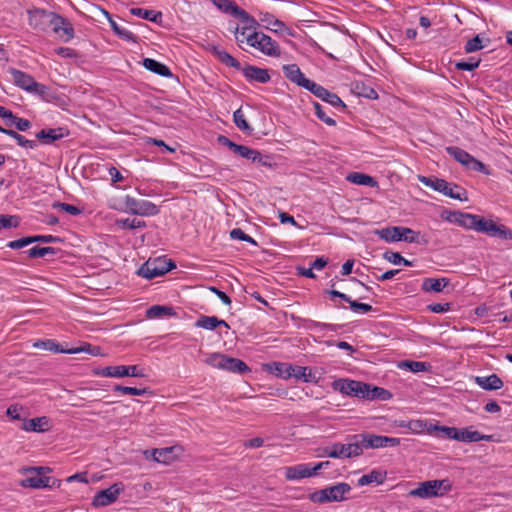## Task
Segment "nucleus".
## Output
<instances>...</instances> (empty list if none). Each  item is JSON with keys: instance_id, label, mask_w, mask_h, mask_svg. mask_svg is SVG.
I'll use <instances>...</instances> for the list:
<instances>
[{"instance_id": "1", "label": "nucleus", "mask_w": 512, "mask_h": 512, "mask_svg": "<svg viewBox=\"0 0 512 512\" xmlns=\"http://www.w3.org/2000/svg\"><path fill=\"white\" fill-rule=\"evenodd\" d=\"M29 25L36 30L47 31L49 28L55 34H58L64 42L70 41L74 37V28L68 19L41 8H35L28 11Z\"/></svg>"}, {"instance_id": "2", "label": "nucleus", "mask_w": 512, "mask_h": 512, "mask_svg": "<svg viewBox=\"0 0 512 512\" xmlns=\"http://www.w3.org/2000/svg\"><path fill=\"white\" fill-rule=\"evenodd\" d=\"M356 435L349 436L346 444L334 443L330 447H324L321 456L331 458H352L362 454L361 441L356 440Z\"/></svg>"}, {"instance_id": "3", "label": "nucleus", "mask_w": 512, "mask_h": 512, "mask_svg": "<svg viewBox=\"0 0 512 512\" xmlns=\"http://www.w3.org/2000/svg\"><path fill=\"white\" fill-rule=\"evenodd\" d=\"M451 488L452 484L448 479L428 480L421 482L417 488L409 492V495L421 499H428L443 496L445 493L449 492Z\"/></svg>"}, {"instance_id": "4", "label": "nucleus", "mask_w": 512, "mask_h": 512, "mask_svg": "<svg viewBox=\"0 0 512 512\" xmlns=\"http://www.w3.org/2000/svg\"><path fill=\"white\" fill-rule=\"evenodd\" d=\"M351 487L347 483H337L324 489L315 491L309 495V499L314 503L340 502L346 499L345 495L349 493Z\"/></svg>"}, {"instance_id": "5", "label": "nucleus", "mask_w": 512, "mask_h": 512, "mask_svg": "<svg viewBox=\"0 0 512 512\" xmlns=\"http://www.w3.org/2000/svg\"><path fill=\"white\" fill-rule=\"evenodd\" d=\"M9 73L15 85H17L21 89L29 93L39 95L43 98L46 96L48 90L47 87L43 84L36 82L31 75L23 71L17 70L15 68H10Z\"/></svg>"}, {"instance_id": "6", "label": "nucleus", "mask_w": 512, "mask_h": 512, "mask_svg": "<svg viewBox=\"0 0 512 512\" xmlns=\"http://www.w3.org/2000/svg\"><path fill=\"white\" fill-rule=\"evenodd\" d=\"M246 43L268 56L276 57L281 54L279 45L264 33L257 31L250 33L246 37Z\"/></svg>"}, {"instance_id": "7", "label": "nucleus", "mask_w": 512, "mask_h": 512, "mask_svg": "<svg viewBox=\"0 0 512 512\" xmlns=\"http://www.w3.org/2000/svg\"><path fill=\"white\" fill-rule=\"evenodd\" d=\"M274 374L282 378L295 377L301 379L304 382L317 383L318 379L311 373L308 372L307 367L292 365L289 363H274Z\"/></svg>"}, {"instance_id": "8", "label": "nucleus", "mask_w": 512, "mask_h": 512, "mask_svg": "<svg viewBox=\"0 0 512 512\" xmlns=\"http://www.w3.org/2000/svg\"><path fill=\"white\" fill-rule=\"evenodd\" d=\"M206 362L215 368L224 369L230 372L245 373L250 371L247 364L242 360L238 358L228 357L226 355L219 353L211 354L207 358Z\"/></svg>"}, {"instance_id": "9", "label": "nucleus", "mask_w": 512, "mask_h": 512, "mask_svg": "<svg viewBox=\"0 0 512 512\" xmlns=\"http://www.w3.org/2000/svg\"><path fill=\"white\" fill-rule=\"evenodd\" d=\"M176 265L172 261H167L165 258L149 259L146 261L138 271V274L146 279H153L162 276L175 268Z\"/></svg>"}, {"instance_id": "10", "label": "nucleus", "mask_w": 512, "mask_h": 512, "mask_svg": "<svg viewBox=\"0 0 512 512\" xmlns=\"http://www.w3.org/2000/svg\"><path fill=\"white\" fill-rule=\"evenodd\" d=\"M356 440L361 441L362 451L364 449H376L383 447H394L400 444L399 438L375 435V434H356Z\"/></svg>"}, {"instance_id": "11", "label": "nucleus", "mask_w": 512, "mask_h": 512, "mask_svg": "<svg viewBox=\"0 0 512 512\" xmlns=\"http://www.w3.org/2000/svg\"><path fill=\"white\" fill-rule=\"evenodd\" d=\"M125 211L133 215L153 216L158 214V207L147 200L136 199L127 195L124 199Z\"/></svg>"}, {"instance_id": "12", "label": "nucleus", "mask_w": 512, "mask_h": 512, "mask_svg": "<svg viewBox=\"0 0 512 512\" xmlns=\"http://www.w3.org/2000/svg\"><path fill=\"white\" fill-rule=\"evenodd\" d=\"M332 388L341 394L362 399L367 390L366 383L350 379H337L332 382Z\"/></svg>"}, {"instance_id": "13", "label": "nucleus", "mask_w": 512, "mask_h": 512, "mask_svg": "<svg viewBox=\"0 0 512 512\" xmlns=\"http://www.w3.org/2000/svg\"><path fill=\"white\" fill-rule=\"evenodd\" d=\"M37 348H43L48 351H52L55 353H67V354H77L80 352H89L92 355H97L99 353L100 348L96 346H83V347H76L71 349H63L60 347V345L54 341V340H44L39 341L34 344Z\"/></svg>"}, {"instance_id": "14", "label": "nucleus", "mask_w": 512, "mask_h": 512, "mask_svg": "<svg viewBox=\"0 0 512 512\" xmlns=\"http://www.w3.org/2000/svg\"><path fill=\"white\" fill-rule=\"evenodd\" d=\"M446 151L456 161L473 171H482L485 168L481 161L475 159L472 155L459 147L449 146L446 148Z\"/></svg>"}, {"instance_id": "15", "label": "nucleus", "mask_w": 512, "mask_h": 512, "mask_svg": "<svg viewBox=\"0 0 512 512\" xmlns=\"http://www.w3.org/2000/svg\"><path fill=\"white\" fill-rule=\"evenodd\" d=\"M123 490L124 485L122 483H114L109 488L97 492L92 500V505L94 507L108 506L117 500Z\"/></svg>"}, {"instance_id": "16", "label": "nucleus", "mask_w": 512, "mask_h": 512, "mask_svg": "<svg viewBox=\"0 0 512 512\" xmlns=\"http://www.w3.org/2000/svg\"><path fill=\"white\" fill-rule=\"evenodd\" d=\"M306 89L334 107H341L342 109L346 108L344 102L335 93L328 91L326 88L313 81L309 83Z\"/></svg>"}, {"instance_id": "17", "label": "nucleus", "mask_w": 512, "mask_h": 512, "mask_svg": "<svg viewBox=\"0 0 512 512\" xmlns=\"http://www.w3.org/2000/svg\"><path fill=\"white\" fill-rule=\"evenodd\" d=\"M234 150L233 153L239 155L242 158L251 160L252 162H257L263 166L270 165L268 163V157L262 156L261 153L258 150L249 148L248 146L239 145L233 146Z\"/></svg>"}, {"instance_id": "18", "label": "nucleus", "mask_w": 512, "mask_h": 512, "mask_svg": "<svg viewBox=\"0 0 512 512\" xmlns=\"http://www.w3.org/2000/svg\"><path fill=\"white\" fill-rule=\"evenodd\" d=\"M400 232L404 233H410L409 228L402 227V226H394V227H388L383 228L380 230H376L375 234H377L381 239L385 240L386 242H397L401 240H413L412 238L407 239V237H404Z\"/></svg>"}, {"instance_id": "19", "label": "nucleus", "mask_w": 512, "mask_h": 512, "mask_svg": "<svg viewBox=\"0 0 512 512\" xmlns=\"http://www.w3.org/2000/svg\"><path fill=\"white\" fill-rule=\"evenodd\" d=\"M283 73L287 79L306 89L311 80L307 79L296 64H287L283 66Z\"/></svg>"}, {"instance_id": "20", "label": "nucleus", "mask_w": 512, "mask_h": 512, "mask_svg": "<svg viewBox=\"0 0 512 512\" xmlns=\"http://www.w3.org/2000/svg\"><path fill=\"white\" fill-rule=\"evenodd\" d=\"M69 131L66 128H50L42 129L36 134V138L39 139L43 144H51L57 140H60L68 136Z\"/></svg>"}, {"instance_id": "21", "label": "nucleus", "mask_w": 512, "mask_h": 512, "mask_svg": "<svg viewBox=\"0 0 512 512\" xmlns=\"http://www.w3.org/2000/svg\"><path fill=\"white\" fill-rule=\"evenodd\" d=\"M241 71L243 75L246 77V79L249 81L267 83L271 79L268 70L264 68L246 65L245 67H242Z\"/></svg>"}, {"instance_id": "22", "label": "nucleus", "mask_w": 512, "mask_h": 512, "mask_svg": "<svg viewBox=\"0 0 512 512\" xmlns=\"http://www.w3.org/2000/svg\"><path fill=\"white\" fill-rule=\"evenodd\" d=\"M234 17L238 18L243 23V27L240 32L241 36H245L246 32L252 33L256 31L257 27L260 25L253 16L242 8L235 9Z\"/></svg>"}, {"instance_id": "23", "label": "nucleus", "mask_w": 512, "mask_h": 512, "mask_svg": "<svg viewBox=\"0 0 512 512\" xmlns=\"http://www.w3.org/2000/svg\"><path fill=\"white\" fill-rule=\"evenodd\" d=\"M195 327L202 328L205 330L213 331L217 329L218 327H225L226 329H229L230 326L228 323L222 319H219L216 316H206L201 315L198 317V319L195 322Z\"/></svg>"}, {"instance_id": "24", "label": "nucleus", "mask_w": 512, "mask_h": 512, "mask_svg": "<svg viewBox=\"0 0 512 512\" xmlns=\"http://www.w3.org/2000/svg\"><path fill=\"white\" fill-rule=\"evenodd\" d=\"M50 420L46 416L23 420L21 429L27 432H44L49 429Z\"/></svg>"}, {"instance_id": "25", "label": "nucleus", "mask_w": 512, "mask_h": 512, "mask_svg": "<svg viewBox=\"0 0 512 512\" xmlns=\"http://www.w3.org/2000/svg\"><path fill=\"white\" fill-rule=\"evenodd\" d=\"M311 467L307 464H298L285 468V477L287 480H300L313 476Z\"/></svg>"}, {"instance_id": "26", "label": "nucleus", "mask_w": 512, "mask_h": 512, "mask_svg": "<svg viewBox=\"0 0 512 512\" xmlns=\"http://www.w3.org/2000/svg\"><path fill=\"white\" fill-rule=\"evenodd\" d=\"M475 382L482 389L492 391L501 389L504 385L503 381L496 375L491 374L489 376H477Z\"/></svg>"}, {"instance_id": "27", "label": "nucleus", "mask_w": 512, "mask_h": 512, "mask_svg": "<svg viewBox=\"0 0 512 512\" xmlns=\"http://www.w3.org/2000/svg\"><path fill=\"white\" fill-rule=\"evenodd\" d=\"M55 480L50 477H28L20 482V485L24 488H51L55 485Z\"/></svg>"}, {"instance_id": "28", "label": "nucleus", "mask_w": 512, "mask_h": 512, "mask_svg": "<svg viewBox=\"0 0 512 512\" xmlns=\"http://www.w3.org/2000/svg\"><path fill=\"white\" fill-rule=\"evenodd\" d=\"M101 11L108 19L111 29L113 30V32L116 35H118L123 40L130 41V42H136V36L131 31L120 27L117 24V22L112 19V16L110 15L109 12H107L106 10H101Z\"/></svg>"}, {"instance_id": "29", "label": "nucleus", "mask_w": 512, "mask_h": 512, "mask_svg": "<svg viewBox=\"0 0 512 512\" xmlns=\"http://www.w3.org/2000/svg\"><path fill=\"white\" fill-rule=\"evenodd\" d=\"M143 66L147 70H149L155 74H158L160 76H163V77H172L173 76L169 67H167L165 64L158 62L154 59L145 58L143 60Z\"/></svg>"}, {"instance_id": "30", "label": "nucleus", "mask_w": 512, "mask_h": 512, "mask_svg": "<svg viewBox=\"0 0 512 512\" xmlns=\"http://www.w3.org/2000/svg\"><path fill=\"white\" fill-rule=\"evenodd\" d=\"M367 390L364 391L363 399L367 400H389L392 397V394L381 387L372 386L366 383Z\"/></svg>"}, {"instance_id": "31", "label": "nucleus", "mask_w": 512, "mask_h": 512, "mask_svg": "<svg viewBox=\"0 0 512 512\" xmlns=\"http://www.w3.org/2000/svg\"><path fill=\"white\" fill-rule=\"evenodd\" d=\"M259 21L263 24L266 29H271L275 32L282 30L284 23L274 17V15L268 12H260Z\"/></svg>"}, {"instance_id": "32", "label": "nucleus", "mask_w": 512, "mask_h": 512, "mask_svg": "<svg viewBox=\"0 0 512 512\" xmlns=\"http://www.w3.org/2000/svg\"><path fill=\"white\" fill-rule=\"evenodd\" d=\"M418 180L425 185L426 187H429L433 189L434 191L442 193L444 189L447 188V181L444 179H440L434 176L428 177V176H418Z\"/></svg>"}, {"instance_id": "33", "label": "nucleus", "mask_w": 512, "mask_h": 512, "mask_svg": "<svg viewBox=\"0 0 512 512\" xmlns=\"http://www.w3.org/2000/svg\"><path fill=\"white\" fill-rule=\"evenodd\" d=\"M448 284L445 278H426L422 283V289L425 292H441Z\"/></svg>"}, {"instance_id": "34", "label": "nucleus", "mask_w": 512, "mask_h": 512, "mask_svg": "<svg viewBox=\"0 0 512 512\" xmlns=\"http://www.w3.org/2000/svg\"><path fill=\"white\" fill-rule=\"evenodd\" d=\"M346 179L349 182L357 185H365L370 187L377 186V181L373 177L363 173L352 172L347 175Z\"/></svg>"}, {"instance_id": "35", "label": "nucleus", "mask_w": 512, "mask_h": 512, "mask_svg": "<svg viewBox=\"0 0 512 512\" xmlns=\"http://www.w3.org/2000/svg\"><path fill=\"white\" fill-rule=\"evenodd\" d=\"M442 194L453 199L460 201L467 200V192L464 188L457 184L447 182V188L442 191Z\"/></svg>"}, {"instance_id": "36", "label": "nucleus", "mask_w": 512, "mask_h": 512, "mask_svg": "<svg viewBox=\"0 0 512 512\" xmlns=\"http://www.w3.org/2000/svg\"><path fill=\"white\" fill-rule=\"evenodd\" d=\"M132 15L141 17L151 22L159 23L162 21V13L153 10H147L143 8H132L130 9Z\"/></svg>"}, {"instance_id": "37", "label": "nucleus", "mask_w": 512, "mask_h": 512, "mask_svg": "<svg viewBox=\"0 0 512 512\" xmlns=\"http://www.w3.org/2000/svg\"><path fill=\"white\" fill-rule=\"evenodd\" d=\"M215 54H216L217 58L219 59V61L221 63L225 64L226 66L235 68L237 70L242 69L240 62L236 58H234L231 54H229L228 52H226L224 50H215Z\"/></svg>"}, {"instance_id": "38", "label": "nucleus", "mask_w": 512, "mask_h": 512, "mask_svg": "<svg viewBox=\"0 0 512 512\" xmlns=\"http://www.w3.org/2000/svg\"><path fill=\"white\" fill-rule=\"evenodd\" d=\"M480 438V432L476 430H470L468 428H461L458 429V433L456 436L457 441L461 442H478V439Z\"/></svg>"}, {"instance_id": "39", "label": "nucleus", "mask_w": 512, "mask_h": 512, "mask_svg": "<svg viewBox=\"0 0 512 512\" xmlns=\"http://www.w3.org/2000/svg\"><path fill=\"white\" fill-rule=\"evenodd\" d=\"M124 368H125L124 365L108 366V367L101 369L100 371H97L96 374L101 375L103 377L121 378V377H125V374H127V372L124 370Z\"/></svg>"}, {"instance_id": "40", "label": "nucleus", "mask_w": 512, "mask_h": 512, "mask_svg": "<svg viewBox=\"0 0 512 512\" xmlns=\"http://www.w3.org/2000/svg\"><path fill=\"white\" fill-rule=\"evenodd\" d=\"M383 480H384V476L382 475V473L379 471L373 470L368 474L362 475L358 480V484L360 486L368 485L371 483L381 484L383 482Z\"/></svg>"}, {"instance_id": "41", "label": "nucleus", "mask_w": 512, "mask_h": 512, "mask_svg": "<svg viewBox=\"0 0 512 512\" xmlns=\"http://www.w3.org/2000/svg\"><path fill=\"white\" fill-rule=\"evenodd\" d=\"M6 135L13 138L18 145L25 149H35L37 147V142L34 140H28L18 132L11 130L9 132H6Z\"/></svg>"}, {"instance_id": "42", "label": "nucleus", "mask_w": 512, "mask_h": 512, "mask_svg": "<svg viewBox=\"0 0 512 512\" xmlns=\"http://www.w3.org/2000/svg\"><path fill=\"white\" fill-rule=\"evenodd\" d=\"M233 119H234V123L235 125L241 130V131H244V132H248L249 134H251L252 132V128L251 126L248 124V122L246 121V118H245V115H244V112L242 111L241 108L237 109L234 114H233Z\"/></svg>"}, {"instance_id": "43", "label": "nucleus", "mask_w": 512, "mask_h": 512, "mask_svg": "<svg viewBox=\"0 0 512 512\" xmlns=\"http://www.w3.org/2000/svg\"><path fill=\"white\" fill-rule=\"evenodd\" d=\"M463 218L464 219L462 221L461 227H464V228L470 229V230H475L478 232L479 226L481 223V219H482L481 216L470 214V213H465Z\"/></svg>"}, {"instance_id": "44", "label": "nucleus", "mask_w": 512, "mask_h": 512, "mask_svg": "<svg viewBox=\"0 0 512 512\" xmlns=\"http://www.w3.org/2000/svg\"><path fill=\"white\" fill-rule=\"evenodd\" d=\"M151 454L152 459L156 462L167 463L169 455L172 453V448L154 449L151 452L145 451L146 457L149 458L148 454Z\"/></svg>"}, {"instance_id": "45", "label": "nucleus", "mask_w": 512, "mask_h": 512, "mask_svg": "<svg viewBox=\"0 0 512 512\" xmlns=\"http://www.w3.org/2000/svg\"><path fill=\"white\" fill-rule=\"evenodd\" d=\"M498 226L499 224L493 220H488L482 217L478 232L485 233L491 237H494Z\"/></svg>"}, {"instance_id": "46", "label": "nucleus", "mask_w": 512, "mask_h": 512, "mask_svg": "<svg viewBox=\"0 0 512 512\" xmlns=\"http://www.w3.org/2000/svg\"><path fill=\"white\" fill-rule=\"evenodd\" d=\"M212 2L225 13L235 15V9L240 7L232 0H212Z\"/></svg>"}, {"instance_id": "47", "label": "nucleus", "mask_w": 512, "mask_h": 512, "mask_svg": "<svg viewBox=\"0 0 512 512\" xmlns=\"http://www.w3.org/2000/svg\"><path fill=\"white\" fill-rule=\"evenodd\" d=\"M6 125L15 126L19 131H27L31 127V122L27 119L19 118L12 113L9 121H6Z\"/></svg>"}, {"instance_id": "48", "label": "nucleus", "mask_w": 512, "mask_h": 512, "mask_svg": "<svg viewBox=\"0 0 512 512\" xmlns=\"http://www.w3.org/2000/svg\"><path fill=\"white\" fill-rule=\"evenodd\" d=\"M480 64V59L475 57H470L467 61H458L455 63V67L458 70L462 71H473L475 70Z\"/></svg>"}, {"instance_id": "49", "label": "nucleus", "mask_w": 512, "mask_h": 512, "mask_svg": "<svg viewBox=\"0 0 512 512\" xmlns=\"http://www.w3.org/2000/svg\"><path fill=\"white\" fill-rule=\"evenodd\" d=\"M171 310H172L171 308L166 307V306L154 305V306H151L147 310V317L148 318H158L163 315H170Z\"/></svg>"}, {"instance_id": "50", "label": "nucleus", "mask_w": 512, "mask_h": 512, "mask_svg": "<svg viewBox=\"0 0 512 512\" xmlns=\"http://www.w3.org/2000/svg\"><path fill=\"white\" fill-rule=\"evenodd\" d=\"M56 252L55 248L53 247H32L27 251V254L30 258H36V257H44L47 254H54Z\"/></svg>"}, {"instance_id": "51", "label": "nucleus", "mask_w": 512, "mask_h": 512, "mask_svg": "<svg viewBox=\"0 0 512 512\" xmlns=\"http://www.w3.org/2000/svg\"><path fill=\"white\" fill-rule=\"evenodd\" d=\"M19 225V219L17 216L0 214V230L16 228Z\"/></svg>"}, {"instance_id": "52", "label": "nucleus", "mask_w": 512, "mask_h": 512, "mask_svg": "<svg viewBox=\"0 0 512 512\" xmlns=\"http://www.w3.org/2000/svg\"><path fill=\"white\" fill-rule=\"evenodd\" d=\"M384 259L389 261L392 264L398 265L403 264L405 266H410L411 262L405 258H403L398 252H385L383 255Z\"/></svg>"}, {"instance_id": "53", "label": "nucleus", "mask_w": 512, "mask_h": 512, "mask_svg": "<svg viewBox=\"0 0 512 512\" xmlns=\"http://www.w3.org/2000/svg\"><path fill=\"white\" fill-rule=\"evenodd\" d=\"M113 390L115 392H121L123 394L135 395V396L144 395L147 392L146 388L140 389V388H136V387H128V386H122V385H115Z\"/></svg>"}, {"instance_id": "54", "label": "nucleus", "mask_w": 512, "mask_h": 512, "mask_svg": "<svg viewBox=\"0 0 512 512\" xmlns=\"http://www.w3.org/2000/svg\"><path fill=\"white\" fill-rule=\"evenodd\" d=\"M230 237L232 239H237L241 241H245L248 243H251L253 245H257V242L249 235H247L242 229L240 228H234L230 231Z\"/></svg>"}, {"instance_id": "55", "label": "nucleus", "mask_w": 512, "mask_h": 512, "mask_svg": "<svg viewBox=\"0 0 512 512\" xmlns=\"http://www.w3.org/2000/svg\"><path fill=\"white\" fill-rule=\"evenodd\" d=\"M313 106L315 109V114L321 121L325 122L329 126L336 125V121L325 114L323 107L318 102H314Z\"/></svg>"}, {"instance_id": "56", "label": "nucleus", "mask_w": 512, "mask_h": 512, "mask_svg": "<svg viewBox=\"0 0 512 512\" xmlns=\"http://www.w3.org/2000/svg\"><path fill=\"white\" fill-rule=\"evenodd\" d=\"M482 48H483L482 39L479 37V35H476L474 38L467 41V43L465 45V52L472 53V52L478 51Z\"/></svg>"}, {"instance_id": "57", "label": "nucleus", "mask_w": 512, "mask_h": 512, "mask_svg": "<svg viewBox=\"0 0 512 512\" xmlns=\"http://www.w3.org/2000/svg\"><path fill=\"white\" fill-rule=\"evenodd\" d=\"M53 207L55 209L64 211L70 215H78L81 212V210L78 207L71 205V204H67V203L55 202L53 204Z\"/></svg>"}, {"instance_id": "58", "label": "nucleus", "mask_w": 512, "mask_h": 512, "mask_svg": "<svg viewBox=\"0 0 512 512\" xmlns=\"http://www.w3.org/2000/svg\"><path fill=\"white\" fill-rule=\"evenodd\" d=\"M403 366L407 367L414 373L423 372L427 370V364L420 361H406L403 362Z\"/></svg>"}, {"instance_id": "59", "label": "nucleus", "mask_w": 512, "mask_h": 512, "mask_svg": "<svg viewBox=\"0 0 512 512\" xmlns=\"http://www.w3.org/2000/svg\"><path fill=\"white\" fill-rule=\"evenodd\" d=\"M118 223L121 224L124 228H128V229H136V228H142V227L146 226L144 221L138 220L136 218L123 219V220H120Z\"/></svg>"}, {"instance_id": "60", "label": "nucleus", "mask_w": 512, "mask_h": 512, "mask_svg": "<svg viewBox=\"0 0 512 512\" xmlns=\"http://www.w3.org/2000/svg\"><path fill=\"white\" fill-rule=\"evenodd\" d=\"M29 244H32L31 236L10 241V242L7 243V247H9L11 249H20V248H23V247H25V246H27Z\"/></svg>"}, {"instance_id": "61", "label": "nucleus", "mask_w": 512, "mask_h": 512, "mask_svg": "<svg viewBox=\"0 0 512 512\" xmlns=\"http://www.w3.org/2000/svg\"><path fill=\"white\" fill-rule=\"evenodd\" d=\"M494 237H498L504 240H512V230L503 224H499Z\"/></svg>"}, {"instance_id": "62", "label": "nucleus", "mask_w": 512, "mask_h": 512, "mask_svg": "<svg viewBox=\"0 0 512 512\" xmlns=\"http://www.w3.org/2000/svg\"><path fill=\"white\" fill-rule=\"evenodd\" d=\"M426 424L422 420H411L407 422V428L413 433H421L424 431Z\"/></svg>"}, {"instance_id": "63", "label": "nucleus", "mask_w": 512, "mask_h": 512, "mask_svg": "<svg viewBox=\"0 0 512 512\" xmlns=\"http://www.w3.org/2000/svg\"><path fill=\"white\" fill-rule=\"evenodd\" d=\"M465 213L460 211H451L449 212L448 216L446 217V220L450 223L457 224L459 226H462V221Z\"/></svg>"}, {"instance_id": "64", "label": "nucleus", "mask_w": 512, "mask_h": 512, "mask_svg": "<svg viewBox=\"0 0 512 512\" xmlns=\"http://www.w3.org/2000/svg\"><path fill=\"white\" fill-rule=\"evenodd\" d=\"M22 410V406L17 404L10 405L6 411V414L13 420H21L20 411Z\"/></svg>"}]
</instances>
